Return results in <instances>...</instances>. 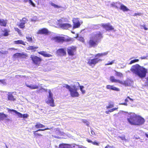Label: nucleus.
Here are the masks:
<instances>
[{"label":"nucleus","mask_w":148,"mask_h":148,"mask_svg":"<svg viewBox=\"0 0 148 148\" xmlns=\"http://www.w3.org/2000/svg\"><path fill=\"white\" fill-rule=\"evenodd\" d=\"M37 132H36V131H34V134L35 136H42V135L40 134H38L37 133Z\"/></svg>","instance_id":"nucleus-48"},{"label":"nucleus","mask_w":148,"mask_h":148,"mask_svg":"<svg viewBox=\"0 0 148 148\" xmlns=\"http://www.w3.org/2000/svg\"><path fill=\"white\" fill-rule=\"evenodd\" d=\"M35 127L37 128H42L45 126L39 123H37L35 125Z\"/></svg>","instance_id":"nucleus-27"},{"label":"nucleus","mask_w":148,"mask_h":148,"mask_svg":"<svg viewBox=\"0 0 148 148\" xmlns=\"http://www.w3.org/2000/svg\"><path fill=\"white\" fill-rule=\"evenodd\" d=\"M83 122L86 124L87 126H88L89 123L88 121L84 119L83 120Z\"/></svg>","instance_id":"nucleus-44"},{"label":"nucleus","mask_w":148,"mask_h":148,"mask_svg":"<svg viewBox=\"0 0 148 148\" xmlns=\"http://www.w3.org/2000/svg\"><path fill=\"white\" fill-rule=\"evenodd\" d=\"M103 38L102 34L100 32H94L92 33L90 37L89 40L87 42L89 47H95L100 42Z\"/></svg>","instance_id":"nucleus-1"},{"label":"nucleus","mask_w":148,"mask_h":148,"mask_svg":"<svg viewBox=\"0 0 148 148\" xmlns=\"http://www.w3.org/2000/svg\"><path fill=\"white\" fill-rule=\"evenodd\" d=\"M63 87L69 90L70 95L72 97H77L79 96V94L77 91L78 88L75 86L74 85L71 87L68 84H64Z\"/></svg>","instance_id":"nucleus-3"},{"label":"nucleus","mask_w":148,"mask_h":148,"mask_svg":"<svg viewBox=\"0 0 148 148\" xmlns=\"http://www.w3.org/2000/svg\"><path fill=\"white\" fill-rule=\"evenodd\" d=\"M83 94H84L85 92V91L84 90H83L82 91H81Z\"/></svg>","instance_id":"nucleus-62"},{"label":"nucleus","mask_w":148,"mask_h":148,"mask_svg":"<svg viewBox=\"0 0 148 148\" xmlns=\"http://www.w3.org/2000/svg\"><path fill=\"white\" fill-rule=\"evenodd\" d=\"M15 30L18 32L20 31V29L18 28H15Z\"/></svg>","instance_id":"nucleus-56"},{"label":"nucleus","mask_w":148,"mask_h":148,"mask_svg":"<svg viewBox=\"0 0 148 148\" xmlns=\"http://www.w3.org/2000/svg\"><path fill=\"white\" fill-rule=\"evenodd\" d=\"M108 53V51H107L104 53H98L95 56V58L92 59H89L88 62V63L90 66L92 65H95L100 61H101V60L97 57L100 58L107 55Z\"/></svg>","instance_id":"nucleus-4"},{"label":"nucleus","mask_w":148,"mask_h":148,"mask_svg":"<svg viewBox=\"0 0 148 148\" xmlns=\"http://www.w3.org/2000/svg\"><path fill=\"white\" fill-rule=\"evenodd\" d=\"M7 22L3 19H0V25L5 27L6 26Z\"/></svg>","instance_id":"nucleus-26"},{"label":"nucleus","mask_w":148,"mask_h":148,"mask_svg":"<svg viewBox=\"0 0 148 148\" xmlns=\"http://www.w3.org/2000/svg\"><path fill=\"white\" fill-rule=\"evenodd\" d=\"M118 108H112V109H113V111H114L117 110L118 109Z\"/></svg>","instance_id":"nucleus-63"},{"label":"nucleus","mask_w":148,"mask_h":148,"mask_svg":"<svg viewBox=\"0 0 148 148\" xmlns=\"http://www.w3.org/2000/svg\"><path fill=\"white\" fill-rule=\"evenodd\" d=\"M119 138H120L122 140H125V137L124 136H123V137L119 136Z\"/></svg>","instance_id":"nucleus-53"},{"label":"nucleus","mask_w":148,"mask_h":148,"mask_svg":"<svg viewBox=\"0 0 148 148\" xmlns=\"http://www.w3.org/2000/svg\"><path fill=\"white\" fill-rule=\"evenodd\" d=\"M21 56V53H17L13 55V57L15 58H17L19 57H20Z\"/></svg>","instance_id":"nucleus-36"},{"label":"nucleus","mask_w":148,"mask_h":148,"mask_svg":"<svg viewBox=\"0 0 148 148\" xmlns=\"http://www.w3.org/2000/svg\"><path fill=\"white\" fill-rule=\"evenodd\" d=\"M21 22H23L25 24L28 21L27 19L25 18H23L21 20H20Z\"/></svg>","instance_id":"nucleus-41"},{"label":"nucleus","mask_w":148,"mask_h":148,"mask_svg":"<svg viewBox=\"0 0 148 148\" xmlns=\"http://www.w3.org/2000/svg\"><path fill=\"white\" fill-rule=\"evenodd\" d=\"M53 39L58 42H63L65 41L64 38L63 37L56 36L53 38Z\"/></svg>","instance_id":"nucleus-14"},{"label":"nucleus","mask_w":148,"mask_h":148,"mask_svg":"<svg viewBox=\"0 0 148 148\" xmlns=\"http://www.w3.org/2000/svg\"><path fill=\"white\" fill-rule=\"evenodd\" d=\"M39 53L45 57H50L52 56V55L51 54L47 53L46 52L43 51H41L39 52Z\"/></svg>","instance_id":"nucleus-24"},{"label":"nucleus","mask_w":148,"mask_h":148,"mask_svg":"<svg viewBox=\"0 0 148 148\" xmlns=\"http://www.w3.org/2000/svg\"><path fill=\"white\" fill-rule=\"evenodd\" d=\"M59 148H72V147L70 145L63 143L60 145Z\"/></svg>","instance_id":"nucleus-21"},{"label":"nucleus","mask_w":148,"mask_h":148,"mask_svg":"<svg viewBox=\"0 0 148 148\" xmlns=\"http://www.w3.org/2000/svg\"><path fill=\"white\" fill-rule=\"evenodd\" d=\"M25 24L24 23L21 22L19 24V27L20 28L23 29L25 27Z\"/></svg>","instance_id":"nucleus-34"},{"label":"nucleus","mask_w":148,"mask_h":148,"mask_svg":"<svg viewBox=\"0 0 148 148\" xmlns=\"http://www.w3.org/2000/svg\"><path fill=\"white\" fill-rule=\"evenodd\" d=\"M111 5L112 7H114L116 8V2H112L111 4Z\"/></svg>","instance_id":"nucleus-49"},{"label":"nucleus","mask_w":148,"mask_h":148,"mask_svg":"<svg viewBox=\"0 0 148 148\" xmlns=\"http://www.w3.org/2000/svg\"><path fill=\"white\" fill-rule=\"evenodd\" d=\"M60 27L64 29H67L68 28L71 27V25L68 23H62L60 25Z\"/></svg>","instance_id":"nucleus-15"},{"label":"nucleus","mask_w":148,"mask_h":148,"mask_svg":"<svg viewBox=\"0 0 148 148\" xmlns=\"http://www.w3.org/2000/svg\"><path fill=\"white\" fill-rule=\"evenodd\" d=\"M0 82L3 84H4L5 83L4 80L3 79H0Z\"/></svg>","instance_id":"nucleus-54"},{"label":"nucleus","mask_w":148,"mask_h":148,"mask_svg":"<svg viewBox=\"0 0 148 148\" xmlns=\"http://www.w3.org/2000/svg\"><path fill=\"white\" fill-rule=\"evenodd\" d=\"M49 95L47 96L48 100L46 102L47 104H50V106L54 107L55 106L54 104V100L53 98V94L50 90L48 91Z\"/></svg>","instance_id":"nucleus-8"},{"label":"nucleus","mask_w":148,"mask_h":148,"mask_svg":"<svg viewBox=\"0 0 148 148\" xmlns=\"http://www.w3.org/2000/svg\"><path fill=\"white\" fill-rule=\"evenodd\" d=\"M91 133L92 135H95V133L93 130H91Z\"/></svg>","instance_id":"nucleus-61"},{"label":"nucleus","mask_w":148,"mask_h":148,"mask_svg":"<svg viewBox=\"0 0 148 148\" xmlns=\"http://www.w3.org/2000/svg\"><path fill=\"white\" fill-rule=\"evenodd\" d=\"M50 4L55 8H62L61 6L56 5L52 2H50Z\"/></svg>","instance_id":"nucleus-30"},{"label":"nucleus","mask_w":148,"mask_h":148,"mask_svg":"<svg viewBox=\"0 0 148 148\" xmlns=\"http://www.w3.org/2000/svg\"><path fill=\"white\" fill-rule=\"evenodd\" d=\"M114 147L113 146H111L109 145H107L105 148H114Z\"/></svg>","instance_id":"nucleus-52"},{"label":"nucleus","mask_w":148,"mask_h":148,"mask_svg":"<svg viewBox=\"0 0 148 148\" xmlns=\"http://www.w3.org/2000/svg\"><path fill=\"white\" fill-rule=\"evenodd\" d=\"M76 51V48L73 46L69 47L67 49L68 53L70 56H74Z\"/></svg>","instance_id":"nucleus-10"},{"label":"nucleus","mask_w":148,"mask_h":148,"mask_svg":"<svg viewBox=\"0 0 148 148\" xmlns=\"http://www.w3.org/2000/svg\"><path fill=\"white\" fill-rule=\"evenodd\" d=\"M56 133V134L58 135H61L62 134V133L59 130L57 131Z\"/></svg>","instance_id":"nucleus-50"},{"label":"nucleus","mask_w":148,"mask_h":148,"mask_svg":"<svg viewBox=\"0 0 148 148\" xmlns=\"http://www.w3.org/2000/svg\"><path fill=\"white\" fill-rule=\"evenodd\" d=\"M13 43L15 44H22L23 45H25V42L22 40H18L14 41Z\"/></svg>","instance_id":"nucleus-25"},{"label":"nucleus","mask_w":148,"mask_h":148,"mask_svg":"<svg viewBox=\"0 0 148 148\" xmlns=\"http://www.w3.org/2000/svg\"><path fill=\"white\" fill-rule=\"evenodd\" d=\"M73 28H76L79 27L80 25V23L79 21H75L73 20Z\"/></svg>","instance_id":"nucleus-19"},{"label":"nucleus","mask_w":148,"mask_h":148,"mask_svg":"<svg viewBox=\"0 0 148 148\" xmlns=\"http://www.w3.org/2000/svg\"><path fill=\"white\" fill-rule=\"evenodd\" d=\"M25 2H29V3L33 7L35 6V4L33 2L32 0H24Z\"/></svg>","instance_id":"nucleus-33"},{"label":"nucleus","mask_w":148,"mask_h":148,"mask_svg":"<svg viewBox=\"0 0 148 148\" xmlns=\"http://www.w3.org/2000/svg\"><path fill=\"white\" fill-rule=\"evenodd\" d=\"M50 129L48 128H47L44 129H39L36 131V132H38L40 131H44L46 130H49Z\"/></svg>","instance_id":"nucleus-46"},{"label":"nucleus","mask_w":148,"mask_h":148,"mask_svg":"<svg viewBox=\"0 0 148 148\" xmlns=\"http://www.w3.org/2000/svg\"><path fill=\"white\" fill-rule=\"evenodd\" d=\"M137 116V115L134 113H130L127 118V121L130 124L136 125Z\"/></svg>","instance_id":"nucleus-6"},{"label":"nucleus","mask_w":148,"mask_h":148,"mask_svg":"<svg viewBox=\"0 0 148 148\" xmlns=\"http://www.w3.org/2000/svg\"><path fill=\"white\" fill-rule=\"evenodd\" d=\"M57 54L61 56H64L66 54V50L65 48H60L57 51Z\"/></svg>","instance_id":"nucleus-11"},{"label":"nucleus","mask_w":148,"mask_h":148,"mask_svg":"<svg viewBox=\"0 0 148 148\" xmlns=\"http://www.w3.org/2000/svg\"><path fill=\"white\" fill-rule=\"evenodd\" d=\"M121 4H122V3H121L120 2H116V8L117 9L120 8V7H121Z\"/></svg>","instance_id":"nucleus-38"},{"label":"nucleus","mask_w":148,"mask_h":148,"mask_svg":"<svg viewBox=\"0 0 148 148\" xmlns=\"http://www.w3.org/2000/svg\"><path fill=\"white\" fill-rule=\"evenodd\" d=\"M120 104L124 105L126 106H127V103H121Z\"/></svg>","instance_id":"nucleus-58"},{"label":"nucleus","mask_w":148,"mask_h":148,"mask_svg":"<svg viewBox=\"0 0 148 148\" xmlns=\"http://www.w3.org/2000/svg\"><path fill=\"white\" fill-rule=\"evenodd\" d=\"M136 122V125H140L144 124L145 121V119L140 116H137Z\"/></svg>","instance_id":"nucleus-12"},{"label":"nucleus","mask_w":148,"mask_h":148,"mask_svg":"<svg viewBox=\"0 0 148 148\" xmlns=\"http://www.w3.org/2000/svg\"><path fill=\"white\" fill-rule=\"evenodd\" d=\"M130 71L140 78H144L148 73L147 69L138 64L133 66Z\"/></svg>","instance_id":"nucleus-2"},{"label":"nucleus","mask_w":148,"mask_h":148,"mask_svg":"<svg viewBox=\"0 0 148 148\" xmlns=\"http://www.w3.org/2000/svg\"><path fill=\"white\" fill-rule=\"evenodd\" d=\"M8 100L10 101H14L16 99L14 97V96L11 93H9L8 95Z\"/></svg>","instance_id":"nucleus-22"},{"label":"nucleus","mask_w":148,"mask_h":148,"mask_svg":"<svg viewBox=\"0 0 148 148\" xmlns=\"http://www.w3.org/2000/svg\"><path fill=\"white\" fill-rule=\"evenodd\" d=\"M147 56H143L140 58L142 59H145L147 58Z\"/></svg>","instance_id":"nucleus-55"},{"label":"nucleus","mask_w":148,"mask_h":148,"mask_svg":"<svg viewBox=\"0 0 148 148\" xmlns=\"http://www.w3.org/2000/svg\"><path fill=\"white\" fill-rule=\"evenodd\" d=\"M8 53V51H3L1 50L0 51V55H1L2 54L5 55Z\"/></svg>","instance_id":"nucleus-42"},{"label":"nucleus","mask_w":148,"mask_h":148,"mask_svg":"<svg viewBox=\"0 0 148 148\" xmlns=\"http://www.w3.org/2000/svg\"><path fill=\"white\" fill-rule=\"evenodd\" d=\"M79 85L80 90H81V91L83 90V89L84 88V87L83 86H80L79 84Z\"/></svg>","instance_id":"nucleus-51"},{"label":"nucleus","mask_w":148,"mask_h":148,"mask_svg":"<svg viewBox=\"0 0 148 148\" xmlns=\"http://www.w3.org/2000/svg\"><path fill=\"white\" fill-rule=\"evenodd\" d=\"M7 115L3 113H0V121L3 120L4 119L7 117Z\"/></svg>","instance_id":"nucleus-29"},{"label":"nucleus","mask_w":148,"mask_h":148,"mask_svg":"<svg viewBox=\"0 0 148 148\" xmlns=\"http://www.w3.org/2000/svg\"><path fill=\"white\" fill-rule=\"evenodd\" d=\"M30 58L32 60L34 64L36 65H37L40 64L41 61V59L35 56L31 55Z\"/></svg>","instance_id":"nucleus-9"},{"label":"nucleus","mask_w":148,"mask_h":148,"mask_svg":"<svg viewBox=\"0 0 148 148\" xmlns=\"http://www.w3.org/2000/svg\"><path fill=\"white\" fill-rule=\"evenodd\" d=\"M114 107V103L113 102L110 101L109 102L108 106L106 107L107 109L112 108Z\"/></svg>","instance_id":"nucleus-28"},{"label":"nucleus","mask_w":148,"mask_h":148,"mask_svg":"<svg viewBox=\"0 0 148 148\" xmlns=\"http://www.w3.org/2000/svg\"><path fill=\"white\" fill-rule=\"evenodd\" d=\"M76 37L77 38V39L78 40H79L80 41H81L82 42H84V38L82 37H79L78 35H77Z\"/></svg>","instance_id":"nucleus-37"},{"label":"nucleus","mask_w":148,"mask_h":148,"mask_svg":"<svg viewBox=\"0 0 148 148\" xmlns=\"http://www.w3.org/2000/svg\"><path fill=\"white\" fill-rule=\"evenodd\" d=\"M37 18L36 17H34L31 19V21L35 23L37 20Z\"/></svg>","instance_id":"nucleus-45"},{"label":"nucleus","mask_w":148,"mask_h":148,"mask_svg":"<svg viewBox=\"0 0 148 148\" xmlns=\"http://www.w3.org/2000/svg\"><path fill=\"white\" fill-rule=\"evenodd\" d=\"M48 33V30L45 28H43L39 30L37 33V34H43L45 35H47Z\"/></svg>","instance_id":"nucleus-13"},{"label":"nucleus","mask_w":148,"mask_h":148,"mask_svg":"<svg viewBox=\"0 0 148 148\" xmlns=\"http://www.w3.org/2000/svg\"><path fill=\"white\" fill-rule=\"evenodd\" d=\"M145 135L146 137H147V138H148V134H147V133H145Z\"/></svg>","instance_id":"nucleus-64"},{"label":"nucleus","mask_w":148,"mask_h":148,"mask_svg":"<svg viewBox=\"0 0 148 148\" xmlns=\"http://www.w3.org/2000/svg\"><path fill=\"white\" fill-rule=\"evenodd\" d=\"M110 81L112 82H118L121 84H123V82L118 79H115V77L113 76H111L110 77Z\"/></svg>","instance_id":"nucleus-17"},{"label":"nucleus","mask_w":148,"mask_h":148,"mask_svg":"<svg viewBox=\"0 0 148 148\" xmlns=\"http://www.w3.org/2000/svg\"><path fill=\"white\" fill-rule=\"evenodd\" d=\"M101 26L103 28L105 29L107 31H110L113 30L114 28L109 23L106 24L102 23L101 25L97 24L95 25H92V27L94 29H97L100 28Z\"/></svg>","instance_id":"nucleus-5"},{"label":"nucleus","mask_w":148,"mask_h":148,"mask_svg":"<svg viewBox=\"0 0 148 148\" xmlns=\"http://www.w3.org/2000/svg\"><path fill=\"white\" fill-rule=\"evenodd\" d=\"M26 38L28 41L29 42L32 41V36H26Z\"/></svg>","instance_id":"nucleus-39"},{"label":"nucleus","mask_w":148,"mask_h":148,"mask_svg":"<svg viewBox=\"0 0 148 148\" xmlns=\"http://www.w3.org/2000/svg\"><path fill=\"white\" fill-rule=\"evenodd\" d=\"M106 88L107 89H110L116 91H119L120 90L119 88L114 86L113 85H107L106 86Z\"/></svg>","instance_id":"nucleus-16"},{"label":"nucleus","mask_w":148,"mask_h":148,"mask_svg":"<svg viewBox=\"0 0 148 148\" xmlns=\"http://www.w3.org/2000/svg\"><path fill=\"white\" fill-rule=\"evenodd\" d=\"M92 144L95 145L99 146L100 144V143L96 141H92Z\"/></svg>","instance_id":"nucleus-43"},{"label":"nucleus","mask_w":148,"mask_h":148,"mask_svg":"<svg viewBox=\"0 0 148 148\" xmlns=\"http://www.w3.org/2000/svg\"><path fill=\"white\" fill-rule=\"evenodd\" d=\"M114 71L115 72V74L116 75L119 77H121L123 76V75L121 73L118 72L116 71Z\"/></svg>","instance_id":"nucleus-35"},{"label":"nucleus","mask_w":148,"mask_h":148,"mask_svg":"<svg viewBox=\"0 0 148 148\" xmlns=\"http://www.w3.org/2000/svg\"><path fill=\"white\" fill-rule=\"evenodd\" d=\"M123 84L126 86H130L133 84V82L130 79H128L123 82Z\"/></svg>","instance_id":"nucleus-18"},{"label":"nucleus","mask_w":148,"mask_h":148,"mask_svg":"<svg viewBox=\"0 0 148 148\" xmlns=\"http://www.w3.org/2000/svg\"><path fill=\"white\" fill-rule=\"evenodd\" d=\"M114 60H113L111 62H108L106 64V65H112V64H113L114 62Z\"/></svg>","instance_id":"nucleus-47"},{"label":"nucleus","mask_w":148,"mask_h":148,"mask_svg":"<svg viewBox=\"0 0 148 148\" xmlns=\"http://www.w3.org/2000/svg\"><path fill=\"white\" fill-rule=\"evenodd\" d=\"M26 86L28 87L30 89H37L38 88V85L33 84H31L29 85L28 84H26Z\"/></svg>","instance_id":"nucleus-20"},{"label":"nucleus","mask_w":148,"mask_h":148,"mask_svg":"<svg viewBox=\"0 0 148 148\" xmlns=\"http://www.w3.org/2000/svg\"><path fill=\"white\" fill-rule=\"evenodd\" d=\"M8 111L11 114H13L14 115H16L20 118H27L28 116L27 114H22L20 112L14 109H8Z\"/></svg>","instance_id":"nucleus-7"},{"label":"nucleus","mask_w":148,"mask_h":148,"mask_svg":"<svg viewBox=\"0 0 148 148\" xmlns=\"http://www.w3.org/2000/svg\"><path fill=\"white\" fill-rule=\"evenodd\" d=\"M29 50L35 51L36 49L38 48V47H35L33 46H29L28 47Z\"/></svg>","instance_id":"nucleus-31"},{"label":"nucleus","mask_w":148,"mask_h":148,"mask_svg":"<svg viewBox=\"0 0 148 148\" xmlns=\"http://www.w3.org/2000/svg\"><path fill=\"white\" fill-rule=\"evenodd\" d=\"M139 60L138 59H134L133 60H132L130 61L129 64H131L134 62H138Z\"/></svg>","instance_id":"nucleus-40"},{"label":"nucleus","mask_w":148,"mask_h":148,"mask_svg":"<svg viewBox=\"0 0 148 148\" xmlns=\"http://www.w3.org/2000/svg\"><path fill=\"white\" fill-rule=\"evenodd\" d=\"M87 141L89 143H92V141L90 139H88L87 140Z\"/></svg>","instance_id":"nucleus-57"},{"label":"nucleus","mask_w":148,"mask_h":148,"mask_svg":"<svg viewBox=\"0 0 148 148\" xmlns=\"http://www.w3.org/2000/svg\"><path fill=\"white\" fill-rule=\"evenodd\" d=\"M120 9L123 10V12H127L130 10L125 5L122 4L120 7Z\"/></svg>","instance_id":"nucleus-23"},{"label":"nucleus","mask_w":148,"mask_h":148,"mask_svg":"<svg viewBox=\"0 0 148 148\" xmlns=\"http://www.w3.org/2000/svg\"><path fill=\"white\" fill-rule=\"evenodd\" d=\"M2 32H3V35L5 36H6L9 35V31L7 29H4V30H2Z\"/></svg>","instance_id":"nucleus-32"},{"label":"nucleus","mask_w":148,"mask_h":148,"mask_svg":"<svg viewBox=\"0 0 148 148\" xmlns=\"http://www.w3.org/2000/svg\"><path fill=\"white\" fill-rule=\"evenodd\" d=\"M140 13H135L134 14V16H137V15H140Z\"/></svg>","instance_id":"nucleus-59"},{"label":"nucleus","mask_w":148,"mask_h":148,"mask_svg":"<svg viewBox=\"0 0 148 148\" xmlns=\"http://www.w3.org/2000/svg\"><path fill=\"white\" fill-rule=\"evenodd\" d=\"M127 98L128 99H129L131 101H133V99H131V98H130L129 97H128V96L127 97Z\"/></svg>","instance_id":"nucleus-60"}]
</instances>
